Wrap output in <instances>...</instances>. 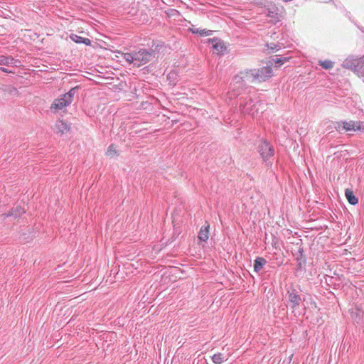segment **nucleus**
Segmentation results:
<instances>
[{
    "instance_id": "obj_25",
    "label": "nucleus",
    "mask_w": 364,
    "mask_h": 364,
    "mask_svg": "<svg viewBox=\"0 0 364 364\" xmlns=\"http://www.w3.org/2000/svg\"><path fill=\"white\" fill-rule=\"evenodd\" d=\"M318 64L324 70H331L333 67L334 62L330 60H319Z\"/></svg>"
},
{
    "instance_id": "obj_7",
    "label": "nucleus",
    "mask_w": 364,
    "mask_h": 364,
    "mask_svg": "<svg viewBox=\"0 0 364 364\" xmlns=\"http://www.w3.org/2000/svg\"><path fill=\"white\" fill-rule=\"evenodd\" d=\"M260 6L264 8V14L271 19L274 23L279 21V9L272 1L264 0L259 4Z\"/></svg>"
},
{
    "instance_id": "obj_8",
    "label": "nucleus",
    "mask_w": 364,
    "mask_h": 364,
    "mask_svg": "<svg viewBox=\"0 0 364 364\" xmlns=\"http://www.w3.org/2000/svg\"><path fill=\"white\" fill-rule=\"evenodd\" d=\"M252 87L249 85H242V84H230L228 95L230 99H237L240 101V97H245L250 94Z\"/></svg>"
},
{
    "instance_id": "obj_24",
    "label": "nucleus",
    "mask_w": 364,
    "mask_h": 364,
    "mask_svg": "<svg viewBox=\"0 0 364 364\" xmlns=\"http://www.w3.org/2000/svg\"><path fill=\"white\" fill-rule=\"evenodd\" d=\"M70 38L77 44H84L87 46H90L92 45V41L90 38H85L77 34L72 33L70 36Z\"/></svg>"
},
{
    "instance_id": "obj_34",
    "label": "nucleus",
    "mask_w": 364,
    "mask_h": 364,
    "mask_svg": "<svg viewBox=\"0 0 364 364\" xmlns=\"http://www.w3.org/2000/svg\"><path fill=\"white\" fill-rule=\"evenodd\" d=\"M245 80H249V81L252 82V77H251V74H249V75H248V78H245Z\"/></svg>"
},
{
    "instance_id": "obj_36",
    "label": "nucleus",
    "mask_w": 364,
    "mask_h": 364,
    "mask_svg": "<svg viewBox=\"0 0 364 364\" xmlns=\"http://www.w3.org/2000/svg\"><path fill=\"white\" fill-rule=\"evenodd\" d=\"M346 16H348L350 18V13L349 11H346Z\"/></svg>"
},
{
    "instance_id": "obj_19",
    "label": "nucleus",
    "mask_w": 364,
    "mask_h": 364,
    "mask_svg": "<svg viewBox=\"0 0 364 364\" xmlns=\"http://www.w3.org/2000/svg\"><path fill=\"white\" fill-rule=\"evenodd\" d=\"M292 58L291 56L274 55L272 56L271 60L268 62H272V65L274 63L276 68H280L286 63L289 62Z\"/></svg>"
},
{
    "instance_id": "obj_3",
    "label": "nucleus",
    "mask_w": 364,
    "mask_h": 364,
    "mask_svg": "<svg viewBox=\"0 0 364 364\" xmlns=\"http://www.w3.org/2000/svg\"><path fill=\"white\" fill-rule=\"evenodd\" d=\"M116 53L120 54L129 65H132L137 68L146 65L153 60L152 51H149L148 48H137L126 53L117 50Z\"/></svg>"
},
{
    "instance_id": "obj_15",
    "label": "nucleus",
    "mask_w": 364,
    "mask_h": 364,
    "mask_svg": "<svg viewBox=\"0 0 364 364\" xmlns=\"http://www.w3.org/2000/svg\"><path fill=\"white\" fill-rule=\"evenodd\" d=\"M350 314L354 323L360 324L364 322V311L360 306L351 309Z\"/></svg>"
},
{
    "instance_id": "obj_30",
    "label": "nucleus",
    "mask_w": 364,
    "mask_h": 364,
    "mask_svg": "<svg viewBox=\"0 0 364 364\" xmlns=\"http://www.w3.org/2000/svg\"><path fill=\"white\" fill-rule=\"evenodd\" d=\"M266 46L268 48V49L271 50L272 52L278 51L281 49L280 46L274 43H267Z\"/></svg>"
},
{
    "instance_id": "obj_21",
    "label": "nucleus",
    "mask_w": 364,
    "mask_h": 364,
    "mask_svg": "<svg viewBox=\"0 0 364 364\" xmlns=\"http://www.w3.org/2000/svg\"><path fill=\"white\" fill-rule=\"evenodd\" d=\"M188 31L189 33L194 34V35H198L200 37L212 36L215 32V31H213V30H210V29H206V28H193V27L188 28Z\"/></svg>"
},
{
    "instance_id": "obj_2",
    "label": "nucleus",
    "mask_w": 364,
    "mask_h": 364,
    "mask_svg": "<svg viewBox=\"0 0 364 364\" xmlns=\"http://www.w3.org/2000/svg\"><path fill=\"white\" fill-rule=\"evenodd\" d=\"M256 151L259 154L262 164L267 170H272L276 156V149L273 144L267 138H260L255 144Z\"/></svg>"
},
{
    "instance_id": "obj_17",
    "label": "nucleus",
    "mask_w": 364,
    "mask_h": 364,
    "mask_svg": "<svg viewBox=\"0 0 364 364\" xmlns=\"http://www.w3.org/2000/svg\"><path fill=\"white\" fill-rule=\"evenodd\" d=\"M21 61L10 55H0V65L18 67Z\"/></svg>"
},
{
    "instance_id": "obj_16",
    "label": "nucleus",
    "mask_w": 364,
    "mask_h": 364,
    "mask_svg": "<svg viewBox=\"0 0 364 364\" xmlns=\"http://www.w3.org/2000/svg\"><path fill=\"white\" fill-rule=\"evenodd\" d=\"M360 57L357 58L354 56H348L342 63V66L344 68L350 70L354 72L356 70L360 62Z\"/></svg>"
},
{
    "instance_id": "obj_27",
    "label": "nucleus",
    "mask_w": 364,
    "mask_h": 364,
    "mask_svg": "<svg viewBox=\"0 0 364 364\" xmlns=\"http://www.w3.org/2000/svg\"><path fill=\"white\" fill-rule=\"evenodd\" d=\"M360 62L358 66L356 68L357 69L354 70V73L364 77V55L360 57Z\"/></svg>"
},
{
    "instance_id": "obj_9",
    "label": "nucleus",
    "mask_w": 364,
    "mask_h": 364,
    "mask_svg": "<svg viewBox=\"0 0 364 364\" xmlns=\"http://www.w3.org/2000/svg\"><path fill=\"white\" fill-rule=\"evenodd\" d=\"M205 43L210 46L211 49L217 51V54L219 55H223L227 51L228 47L225 43L220 38L213 37L208 38Z\"/></svg>"
},
{
    "instance_id": "obj_18",
    "label": "nucleus",
    "mask_w": 364,
    "mask_h": 364,
    "mask_svg": "<svg viewBox=\"0 0 364 364\" xmlns=\"http://www.w3.org/2000/svg\"><path fill=\"white\" fill-rule=\"evenodd\" d=\"M210 235V224L205 221V224L203 225L198 234V242H207Z\"/></svg>"
},
{
    "instance_id": "obj_35",
    "label": "nucleus",
    "mask_w": 364,
    "mask_h": 364,
    "mask_svg": "<svg viewBox=\"0 0 364 364\" xmlns=\"http://www.w3.org/2000/svg\"><path fill=\"white\" fill-rule=\"evenodd\" d=\"M358 28L360 30V31H361L362 33H364V28H363V27H359V26H358Z\"/></svg>"
},
{
    "instance_id": "obj_14",
    "label": "nucleus",
    "mask_w": 364,
    "mask_h": 364,
    "mask_svg": "<svg viewBox=\"0 0 364 364\" xmlns=\"http://www.w3.org/2000/svg\"><path fill=\"white\" fill-rule=\"evenodd\" d=\"M57 134L63 135L71 130V123L63 119H58L55 124Z\"/></svg>"
},
{
    "instance_id": "obj_5",
    "label": "nucleus",
    "mask_w": 364,
    "mask_h": 364,
    "mask_svg": "<svg viewBox=\"0 0 364 364\" xmlns=\"http://www.w3.org/2000/svg\"><path fill=\"white\" fill-rule=\"evenodd\" d=\"M335 129L340 132H364V122L354 120H341L333 122Z\"/></svg>"
},
{
    "instance_id": "obj_4",
    "label": "nucleus",
    "mask_w": 364,
    "mask_h": 364,
    "mask_svg": "<svg viewBox=\"0 0 364 364\" xmlns=\"http://www.w3.org/2000/svg\"><path fill=\"white\" fill-rule=\"evenodd\" d=\"M80 85L71 87L66 93L61 94L52 102L50 110L52 113H58L63 108H66L73 102L74 96L80 89Z\"/></svg>"
},
{
    "instance_id": "obj_22",
    "label": "nucleus",
    "mask_w": 364,
    "mask_h": 364,
    "mask_svg": "<svg viewBox=\"0 0 364 364\" xmlns=\"http://www.w3.org/2000/svg\"><path fill=\"white\" fill-rule=\"evenodd\" d=\"M249 69L240 72L237 75H235L232 82L230 84H242V85H247L245 83V78H248Z\"/></svg>"
},
{
    "instance_id": "obj_1",
    "label": "nucleus",
    "mask_w": 364,
    "mask_h": 364,
    "mask_svg": "<svg viewBox=\"0 0 364 364\" xmlns=\"http://www.w3.org/2000/svg\"><path fill=\"white\" fill-rule=\"evenodd\" d=\"M295 287L293 284H291L286 289V307H282V311H285L284 314H287L286 309H290L291 314L295 317H298L301 314L300 309L303 307L305 309L304 302L306 300V296L300 293V286L297 285Z\"/></svg>"
},
{
    "instance_id": "obj_11",
    "label": "nucleus",
    "mask_w": 364,
    "mask_h": 364,
    "mask_svg": "<svg viewBox=\"0 0 364 364\" xmlns=\"http://www.w3.org/2000/svg\"><path fill=\"white\" fill-rule=\"evenodd\" d=\"M26 209L21 204L14 205L8 213H4L1 215L2 220H5L8 218H13L14 220L19 219L23 214L26 213Z\"/></svg>"
},
{
    "instance_id": "obj_20",
    "label": "nucleus",
    "mask_w": 364,
    "mask_h": 364,
    "mask_svg": "<svg viewBox=\"0 0 364 364\" xmlns=\"http://www.w3.org/2000/svg\"><path fill=\"white\" fill-rule=\"evenodd\" d=\"M267 259L260 256H257L254 259L253 263V271L256 274H259L260 272L264 269V266L267 264Z\"/></svg>"
},
{
    "instance_id": "obj_26",
    "label": "nucleus",
    "mask_w": 364,
    "mask_h": 364,
    "mask_svg": "<svg viewBox=\"0 0 364 364\" xmlns=\"http://www.w3.org/2000/svg\"><path fill=\"white\" fill-rule=\"evenodd\" d=\"M106 155L110 158L117 156L119 155V151L117 150L116 146L114 144H111L107 147Z\"/></svg>"
},
{
    "instance_id": "obj_12",
    "label": "nucleus",
    "mask_w": 364,
    "mask_h": 364,
    "mask_svg": "<svg viewBox=\"0 0 364 364\" xmlns=\"http://www.w3.org/2000/svg\"><path fill=\"white\" fill-rule=\"evenodd\" d=\"M240 107L243 112L250 114L253 110L254 99L250 94L245 95V97H240Z\"/></svg>"
},
{
    "instance_id": "obj_23",
    "label": "nucleus",
    "mask_w": 364,
    "mask_h": 364,
    "mask_svg": "<svg viewBox=\"0 0 364 364\" xmlns=\"http://www.w3.org/2000/svg\"><path fill=\"white\" fill-rule=\"evenodd\" d=\"M345 196L348 203L352 205H355L359 202L358 197L356 196L351 188H348L345 189Z\"/></svg>"
},
{
    "instance_id": "obj_10",
    "label": "nucleus",
    "mask_w": 364,
    "mask_h": 364,
    "mask_svg": "<svg viewBox=\"0 0 364 364\" xmlns=\"http://www.w3.org/2000/svg\"><path fill=\"white\" fill-rule=\"evenodd\" d=\"M293 256L296 262V271L297 272H305L307 259L301 244L299 245L297 252L293 254Z\"/></svg>"
},
{
    "instance_id": "obj_32",
    "label": "nucleus",
    "mask_w": 364,
    "mask_h": 364,
    "mask_svg": "<svg viewBox=\"0 0 364 364\" xmlns=\"http://www.w3.org/2000/svg\"><path fill=\"white\" fill-rule=\"evenodd\" d=\"M153 67V65L151 64L147 65V66H145L144 68H143V70H144V73H149L151 72V68Z\"/></svg>"
},
{
    "instance_id": "obj_28",
    "label": "nucleus",
    "mask_w": 364,
    "mask_h": 364,
    "mask_svg": "<svg viewBox=\"0 0 364 364\" xmlns=\"http://www.w3.org/2000/svg\"><path fill=\"white\" fill-rule=\"evenodd\" d=\"M211 359L215 364H222L224 361V358L221 353L213 354L211 356Z\"/></svg>"
},
{
    "instance_id": "obj_29",
    "label": "nucleus",
    "mask_w": 364,
    "mask_h": 364,
    "mask_svg": "<svg viewBox=\"0 0 364 364\" xmlns=\"http://www.w3.org/2000/svg\"><path fill=\"white\" fill-rule=\"evenodd\" d=\"M177 73L174 70H171L169 73H168L166 78L170 82H173L175 84V81L176 80Z\"/></svg>"
},
{
    "instance_id": "obj_31",
    "label": "nucleus",
    "mask_w": 364,
    "mask_h": 364,
    "mask_svg": "<svg viewBox=\"0 0 364 364\" xmlns=\"http://www.w3.org/2000/svg\"><path fill=\"white\" fill-rule=\"evenodd\" d=\"M0 70L4 72V73H11V74H14L15 73L14 70H9V69L6 68L4 67H0Z\"/></svg>"
},
{
    "instance_id": "obj_33",
    "label": "nucleus",
    "mask_w": 364,
    "mask_h": 364,
    "mask_svg": "<svg viewBox=\"0 0 364 364\" xmlns=\"http://www.w3.org/2000/svg\"><path fill=\"white\" fill-rule=\"evenodd\" d=\"M10 93L11 95L17 94L18 93V90H17V89L16 87H11Z\"/></svg>"
},
{
    "instance_id": "obj_6",
    "label": "nucleus",
    "mask_w": 364,
    "mask_h": 364,
    "mask_svg": "<svg viewBox=\"0 0 364 364\" xmlns=\"http://www.w3.org/2000/svg\"><path fill=\"white\" fill-rule=\"evenodd\" d=\"M251 74L252 82H266L273 76L272 62H268L267 65L258 69H249Z\"/></svg>"
},
{
    "instance_id": "obj_13",
    "label": "nucleus",
    "mask_w": 364,
    "mask_h": 364,
    "mask_svg": "<svg viewBox=\"0 0 364 364\" xmlns=\"http://www.w3.org/2000/svg\"><path fill=\"white\" fill-rule=\"evenodd\" d=\"M165 43L161 40H156L152 41L151 46L148 48L149 51H152L151 58L152 59H157L158 55L164 53V48H165Z\"/></svg>"
}]
</instances>
